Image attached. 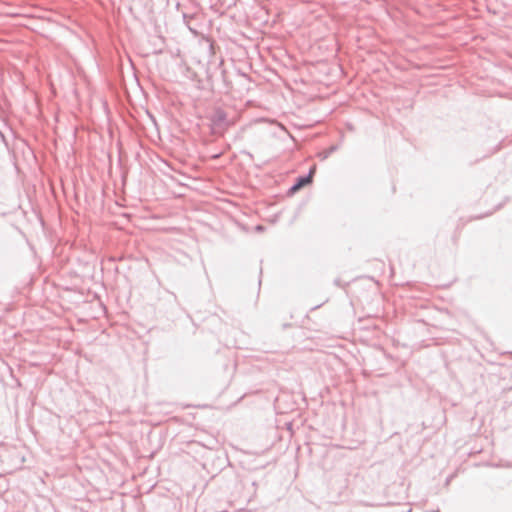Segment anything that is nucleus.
Listing matches in <instances>:
<instances>
[{
	"label": "nucleus",
	"mask_w": 512,
	"mask_h": 512,
	"mask_svg": "<svg viewBox=\"0 0 512 512\" xmlns=\"http://www.w3.org/2000/svg\"><path fill=\"white\" fill-rule=\"evenodd\" d=\"M315 172V167H313L311 170H310V173L307 177H302L300 179H298L297 183L292 186L291 188V192H297L298 190H300L302 187H304L305 185H308L312 182V178H313V174Z\"/></svg>",
	"instance_id": "1"
}]
</instances>
